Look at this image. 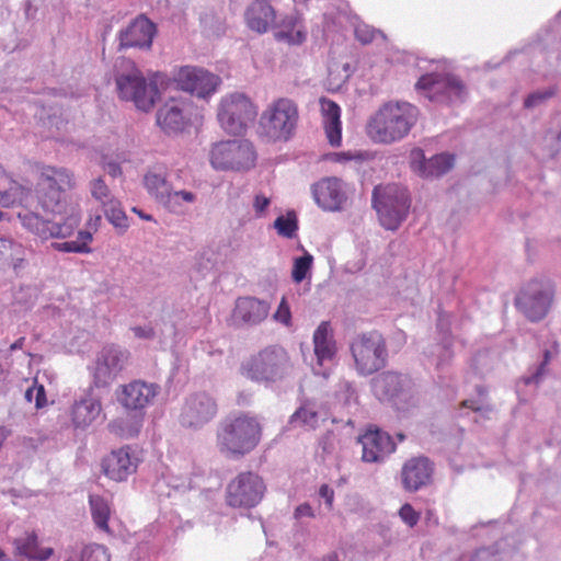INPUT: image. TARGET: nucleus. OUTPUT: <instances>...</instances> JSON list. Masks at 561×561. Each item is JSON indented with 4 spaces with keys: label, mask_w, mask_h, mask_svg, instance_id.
Wrapping results in <instances>:
<instances>
[{
    "label": "nucleus",
    "mask_w": 561,
    "mask_h": 561,
    "mask_svg": "<svg viewBox=\"0 0 561 561\" xmlns=\"http://www.w3.org/2000/svg\"><path fill=\"white\" fill-rule=\"evenodd\" d=\"M263 425L257 415L236 412L225 416L216 428V447L228 458H242L261 443Z\"/></svg>",
    "instance_id": "obj_1"
},
{
    "label": "nucleus",
    "mask_w": 561,
    "mask_h": 561,
    "mask_svg": "<svg viewBox=\"0 0 561 561\" xmlns=\"http://www.w3.org/2000/svg\"><path fill=\"white\" fill-rule=\"evenodd\" d=\"M417 108L408 102H387L370 116L367 136L376 144L390 145L402 140L416 124Z\"/></svg>",
    "instance_id": "obj_2"
},
{
    "label": "nucleus",
    "mask_w": 561,
    "mask_h": 561,
    "mask_svg": "<svg viewBox=\"0 0 561 561\" xmlns=\"http://www.w3.org/2000/svg\"><path fill=\"white\" fill-rule=\"evenodd\" d=\"M75 187L73 174L65 168L44 167L37 181L36 197L45 213L66 210L67 193Z\"/></svg>",
    "instance_id": "obj_3"
},
{
    "label": "nucleus",
    "mask_w": 561,
    "mask_h": 561,
    "mask_svg": "<svg viewBox=\"0 0 561 561\" xmlns=\"http://www.w3.org/2000/svg\"><path fill=\"white\" fill-rule=\"evenodd\" d=\"M298 105L288 98L274 100L261 114L260 130L268 141H287L297 128Z\"/></svg>",
    "instance_id": "obj_4"
},
{
    "label": "nucleus",
    "mask_w": 561,
    "mask_h": 561,
    "mask_svg": "<svg viewBox=\"0 0 561 561\" xmlns=\"http://www.w3.org/2000/svg\"><path fill=\"white\" fill-rule=\"evenodd\" d=\"M554 296L556 287L551 280L533 278L520 287L514 306L530 322H539L549 313Z\"/></svg>",
    "instance_id": "obj_5"
},
{
    "label": "nucleus",
    "mask_w": 561,
    "mask_h": 561,
    "mask_svg": "<svg viewBox=\"0 0 561 561\" xmlns=\"http://www.w3.org/2000/svg\"><path fill=\"white\" fill-rule=\"evenodd\" d=\"M373 206L381 225L386 229L394 230L409 213L408 191L396 184L378 185L373 191Z\"/></svg>",
    "instance_id": "obj_6"
},
{
    "label": "nucleus",
    "mask_w": 561,
    "mask_h": 561,
    "mask_svg": "<svg viewBox=\"0 0 561 561\" xmlns=\"http://www.w3.org/2000/svg\"><path fill=\"white\" fill-rule=\"evenodd\" d=\"M209 161L216 170L248 171L255 165L256 151L247 139L219 141L211 146Z\"/></svg>",
    "instance_id": "obj_7"
},
{
    "label": "nucleus",
    "mask_w": 561,
    "mask_h": 561,
    "mask_svg": "<svg viewBox=\"0 0 561 561\" xmlns=\"http://www.w3.org/2000/svg\"><path fill=\"white\" fill-rule=\"evenodd\" d=\"M115 81L119 99L133 102L142 112L151 111L160 99L157 76L148 81L135 67L127 73L118 75Z\"/></svg>",
    "instance_id": "obj_8"
},
{
    "label": "nucleus",
    "mask_w": 561,
    "mask_h": 561,
    "mask_svg": "<svg viewBox=\"0 0 561 561\" xmlns=\"http://www.w3.org/2000/svg\"><path fill=\"white\" fill-rule=\"evenodd\" d=\"M355 368L359 375H371L383 368L388 357L386 341L378 332L358 335L351 344Z\"/></svg>",
    "instance_id": "obj_9"
},
{
    "label": "nucleus",
    "mask_w": 561,
    "mask_h": 561,
    "mask_svg": "<svg viewBox=\"0 0 561 561\" xmlns=\"http://www.w3.org/2000/svg\"><path fill=\"white\" fill-rule=\"evenodd\" d=\"M289 367L287 352L278 346H268L249 358L243 365V374L256 381H275L283 378Z\"/></svg>",
    "instance_id": "obj_10"
},
{
    "label": "nucleus",
    "mask_w": 561,
    "mask_h": 561,
    "mask_svg": "<svg viewBox=\"0 0 561 561\" xmlns=\"http://www.w3.org/2000/svg\"><path fill=\"white\" fill-rule=\"evenodd\" d=\"M256 116V107L242 93H232L221 99L217 117L220 126L229 134H242L248 123Z\"/></svg>",
    "instance_id": "obj_11"
},
{
    "label": "nucleus",
    "mask_w": 561,
    "mask_h": 561,
    "mask_svg": "<svg viewBox=\"0 0 561 561\" xmlns=\"http://www.w3.org/2000/svg\"><path fill=\"white\" fill-rule=\"evenodd\" d=\"M263 480L253 472H241L232 479L226 489V502L234 508L256 506L264 494Z\"/></svg>",
    "instance_id": "obj_12"
},
{
    "label": "nucleus",
    "mask_w": 561,
    "mask_h": 561,
    "mask_svg": "<svg viewBox=\"0 0 561 561\" xmlns=\"http://www.w3.org/2000/svg\"><path fill=\"white\" fill-rule=\"evenodd\" d=\"M128 356V352L119 346H104L98 354L92 368L94 386L100 388L111 385L124 369Z\"/></svg>",
    "instance_id": "obj_13"
},
{
    "label": "nucleus",
    "mask_w": 561,
    "mask_h": 561,
    "mask_svg": "<svg viewBox=\"0 0 561 561\" xmlns=\"http://www.w3.org/2000/svg\"><path fill=\"white\" fill-rule=\"evenodd\" d=\"M173 79L181 90L206 98L217 90L221 80L217 75L194 66L180 67Z\"/></svg>",
    "instance_id": "obj_14"
},
{
    "label": "nucleus",
    "mask_w": 561,
    "mask_h": 561,
    "mask_svg": "<svg viewBox=\"0 0 561 561\" xmlns=\"http://www.w3.org/2000/svg\"><path fill=\"white\" fill-rule=\"evenodd\" d=\"M218 412V407L213 397L206 392L190 396L182 408L180 422L188 428H201L210 422Z\"/></svg>",
    "instance_id": "obj_15"
},
{
    "label": "nucleus",
    "mask_w": 561,
    "mask_h": 561,
    "mask_svg": "<svg viewBox=\"0 0 561 561\" xmlns=\"http://www.w3.org/2000/svg\"><path fill=\"white\" fill-rule=\"evenodd\" d=\"M362 445V459L365 462H379L396 449L391 436L378 428H368L359 436Z\"/></svg>",
    "instance_id": "obj_16"
},
{
    "label": "nucleus",
    "mask_w": 561,
    "mask_h": 561,
    "mask_svg": "<svg viewBox=\"0 0 561 561\" xmlns=\"http://www.w3.org/2000/svg\"><path fill=\"white\" fill-rule=\"evenodd\" d=\"M138 460L127 446L112 450L101 462L103 473L116 482L125 481L136 472Z\"/></svg>",
    "instance_id": "obj_17"
},
{
    "label": "nucleus",
    "mask_w": 561,
    "mask_h": 561,
    "mask_svg": "<svg viewBox=\"0 0 561 561\" xmlns=\"http://www.w3.org/2000/svg\"><path fill=\"white\" fill-rule=\"evenodd\" d=\"M156 33V25L145 15H138L119 32V47L150 48Z\"/></svg>",
    "instance_id": "obj_18"
},
{
    "label": "nucleus",
    "mask_w": 561,
    "mask_h": 561,
    "mask_svg": "<svg viewBox=\"0 0 561 561\" xmlns=\"http://www.w3.org/2000/svg\"><path fill=\"white\" fill-rule=\"evenodd\" d=\"M19 218L24 228L44 240L50 238L65 239L70 237L75 230V226L72 224H58L45 220L32 211H25L23 214L20 213Z\"/></svg>",
    "instance_id": "obj_19"
},
{
    "label": "nucleus",
    "mask_w": 561,
    "mask_h": 561,
    "mask_svg": "<svg viewBox=\"0 0 561 561\" xmlns=\"http://www.w3.org/2000/svg\"><path fill=\"white\" fill-rule=\"evenodd\" d=\"M454 165V156L439 153L426 160L422 149L411 152L410 168L423 179L437 178L445 174Z\"/></svg>",
    "instance_id": "obj_20"
},
{
    "label": "nucleus",
    "mask_w": 561,
    "mask_h": 561,
    "mask_svg": "<svg viewBox=\"0 0 561 561\" xmlns=\"http://www.w3.org/2000/svg\"><path fill=\"white\" fill-rule=\"evenodd\" d=\"M157 392L158 388L154 385L134 380L122 387L117 399L128 410H141L153 400Z\"/></svg>",
    "instance_id": "obj_21"
},
{
    "label": "nucleus",
    "mask_w": 561,
    "mask_h": 561,
    "mask_svg": "<svg viewBox=\"0 0 561 561\" xmlns=\"http://www.w3.org/2000/svg\"><path fill=\"white\" fill-rule=\"evenodd\" d=\"M271 306L267 301L252 296L240 297L236 301L233 318L248 325L263 322L270 314Z\"/></svg>",
    "instance_id": "obj_22"
},
{
    "label": "nucleus",
    "mask_w": 561,
    "mask_h": 561,
    "mask_svg": "<svg viewBox=\"0 0 561 561\" xmlns=\"http://www.w3.org/2000/svg\"><path fill=\"white\" fill-rule=\"evenodd\" d=\"M432 473L433 466L431 461L425 457H416L404 463L401 478L408 491H416L431 482Z\"/></svg>",
    "instance_id": "obj_23"
},
{
    "label": "nucleus",
    "mask_w": 561,
    "mask_h": 561,
    "mask_svg": "<svg viewBox=\"0 0 561 561\" xmlns=\"http://www.w3.org/2000/svg\"><path fill=\"white\" fill-rule=\"evenodd\" d=\"M276 12L274 8L264 0H255L244 12L247 26L257 33H266L275 24Z\"/></svg>",
    "instance_id": "obj_24"
},
{
    "label": "nucleus",
    "mask_w": 561,
    "mask_h": 561,
    "mask_svg": "<svg viewBox=\"0 0 561 561\" xmlns=\"http://www.w3.org/2000/svg\"><path fill=\"white\" fill-rule=\"evenodd\" d=\"M319 103L328 141L331 146L339 147L342 142L341 108L334 101L327 98H320Z\"/></svg>",
    "instance_id": "obj_25"
},
{
    "label": "nucleus",
    "mask_w": 561,
    "mask_h": 561,
    "mask_svg": "<svg viewBox=\"0 0 561 561\" xmlns=\"http://www.w3.org/2000/svg\"><path fill=\"white\" fill-rule=\"evenodd\" d=\"M14 556L32 561H46L54 550L39 546L38 536L35 530H26L23 535L13 540Z\"/></svg>",
    "instance_id": "obj_26"
},
{
    "label": "nucleus",
    "mask_w": 561,
    "mask_h": 561,
    "mask_svg": "<svg viewBox=\"0 0 561 561\" xmlns=\"http://www.w3.org/2000/svg\"><path fill=\"white\" fill-rule=\"evenodd\" d=\"M317 204L327 210H336L344 201L341 182L337 179H324L313 187Z\"/></svg>",
    "instance_id": "obj_27"
},
{
    "label": "nucleus",
    "mask_w": 561,
    "mask_h": 561,
    "mask_svg": "<svg viewBox=\"0 0 561 561\" xmlns=\"http://www.w3.org/2000/svg\"><path fill=\"white\" fill-rule=\"evenodd\" d=\"M99 399L87 397L76 401L70 409V420L75 428L85 430L101 415Z\"/></svg>",
    "instance_id": "obj_28"
},
{
    "label": "nucleus",
    "mask_w": 561,
    "mask_h": 561,
    "mask_svg": "<svg viewBox=\"0 0 561 561\" xmlns=\"http://www.w3.org/2000/svg\"><path fill=\"white\" fill-rule=\"evenodd\" d=\"M186 123L183 108L179 103H165L157 112V124L165 134L182 131Z\"/></svg>",
    "instance_id": "obj_29"
},
{
    "label": "nucleus",
    "mask_w": 561,
    "mask_h": 561,
    "mask_svg": "<svg viewBox=\"0 0 561 561\" xmlns=\"http://www.w3.org/2000/svg\"><path fill=\"white\" fill-rule=\"evenodd\" d=\"M274 37L288 45H301L307 39V31L299 16L287 15L280 21Z\"/></svg>",
    "instance_id": "obj_30"
},
{
    "label": "nucleus",
    "mask_w": 561,
    "mask_h": 561,
    "mask_svg": "<svg viewBox=\"0 0 561 561\" xmlns=\"http://www.w3.org/2000/svg\"><path fill=\"white\" fill-rule=\"evenodd\" d=\"M314 354L319 365L332 360L336 347L329 322H321L313 333Z\"/></svg>",
    "instance_id": "obj_31"
},
{
    "label": "nucleus",
    "mask_w": 561,
    "mask_h": 561,
    "mask_svg": "<svg viewBox=\"0 0 561 561\" xmlns=\"http://www.w3.org/2000/svg\"><path fill=\"white\" fill-rule=\"evenodd\" d=\"M415 87L417 90L423 91L428 99H434L437 94L450 89L453 80L446 75L432 72L422 76Z\"/></svg>",
    "instance_id": "obj_32"
},
{
    "label": "nucleus",
    "mask_w": 561,
    "mask_h": 561,
    "mask_svg": "<svg viewBox=\"0 0 561 561\" xmlns=\"http://www.w3.org/2000/svg\"><path fill=\"white\" fill-rule=\"evenodd\" d=\"M401 375L393 371H386L373 379V389L380 399H390L397 396L402 389Z\"/></svg>",
    "instance_id": "obj_33"
},
{
    "label": "nucleus",
    "mask_w": 561,
    "mask_h": 561,
    "mask_svg": "<svg viewBox=\"0 0 561 561\" xmlns=\"http://www.w3.org/2000/svg\"><path fill=\"white\" fill-rule=\"evenodd\" d=\"M89 504L91 516L96 528L106 534H112V530L108 526V519L112 513L110 503L100 495H90Z\"/></svg>",
    "instance_id": "obj_34"
},
{
    "label": "nucleus",
    "mask_w": 561,
    "mask_h": 561,
    "mask_svg": "<svg viewBox=\"0 0 561 561\" xmlns=\"http://www.w3.org/2000/svg\"><path fill=\"white\" fill-rule=\"evenodd\" d=\"M93 240L92 232L90 231H79L77 240L66 241V242H55L51 243V247L59 252L67 253H91L92 249L90 248V243Z\"/></svg>",
    "instance_id": "obj_35"
},
{
    "label": "nucleus",
    "mask_w": 561,
    "mask_h": 561,
    "mask_svg": "<svg viewBox=\"0 0 561 561\" xmlns=\"http://www.w3.org/2000/svg\"><path fill=\"white\" fill-rule=\"evenodd\" d=\"M23 261L22 244L13 240L0 238V263H8L18 268Z\"/></svg>",
    "instance_id": "obj_36"
},
{
    "label": "nucleus",
    "mask_w": 561,
    "mask_h": 561,
    "mask_svg": "<svg viewBox=\"0 0 561 561\" xmlns=\"http://www.w3.org/2000/svg\"><path fill=\"white\" fill-rule=\"evenodd\" d=\"M290 424L306 430H314L319 424V414L313 404L301 405L291 416Z\"/></svg>",
    "instance_id": "obj_37"
},
{
    "label": "nucleus",
    "mask_w": 561,
    "mask_h": 561,
    "mask_svg": "<svg viewBox=\"0 0 561 561\" xmlns=\"http://www.w3.org/2000/svg\"><path fill=\"white\" fill-rule=\"evenodd\" d=\"M144 182L148 192L165 204L167 195L171 192L165 175L156 172H148L145 175Z\"/></svg>",
    "instance_id": "obj_38"
},
{
    "label": "nucleus",
    "mask_w": 561,
    "mask_h": 561,
    "mask_svg": "<svg viewBox=\"0 0 561 561\" xmlns=\"http://www.w3.org/2000/svg\"><path fill=\"white\" fill-rule=\"evenodd\" d=\"M103 210L106 219L117 229L125 231L128 228V218L122 208L121 202L110 198L103 202Z\"/></svg>",
    "instance_id": "obj_39"
},
{
    "label": "nucleus",
    "mask_w": 561,
    "mask_h": 561,
    "mask_svg": "<svg viewBox=\"0 0 561 561\" xmlns=\"http://www.w3.org/2000/svg\"><path fill=\"white\" fill-rule=\"evenodd\" d=\"M312 262L313 257L308 252L295 259L291 271V277L295 283H301L307 277V274L311 270Z\"/></svg>",
    "instance_id": "obj_40"
},
{
    "label": "nucleus",
    "mask_w": 561,
    "mask_h": 561,
    "mask_svg": "<svg viewBox=\"0 0 561 561\" xmlns=\"http://www.w3.org/2000/svg\"><path fill=\"white\" fill-rule=\"evenodd\" d=\"M461 405L474 412H490L492 410L488 402V391L482 386H477V398L465 400Z\"/></svg>",
    "instance_id": "obj_41"
},
{
    "label": "nucleus",
    "mask_w": 561,
    "mask_h": 561,
    "mask_svg": "<svg viewBox=\"0 0 561 561\" xmlns=\"http://www.w3.org/2000/svg\"><path fill=\"white\" fill-rule=\"evenodd\" d=\"M557 93L556 88H548L546 90L535 91L525 99L524 107L525 108H535L552 98Z\"/></svg>",
    "instance_id": "obj_42"
},
{
    "label": "nucleus",
    "mask_w": 561,
    "mask_h": 561,
    "mask_svg": "<svg viewBox=\"0 0 561 561\" xmlns=\"http://www.w3.org/2000/svg\"><path fill=\"white\" fill-rule=\"evenodd\" d=\"M274 227L277 229L279 234L287 237V238H291L298 228L297 220H296L295 216L290 217V215H288L286 217H284V216L277 217L274 222Z\"/></svg>",
    "instance_id": "obj_43"
},
{
    "label": "nucleus",
    "mask_w": 561,
    "mask_h": 561,
    "mask_svg": "<svg viewBox=\"0 0 561 561\" xmlns=\"http://www.w3.org/2000/svg\"><path fill=\"white\" fill-rule=\"evenodd\" d=\"M23 191V187L18 184H13L8 191H0V205L3 207H10L16 204L18 202H21Z\"/></svg>",
    "instance_id": "obj_44"
},
{
    "label": "nucleus",
    "mask_w": 561,
    "mask_h": 561,
    "mask_svg": "<svg viewBox=\"0 0 561 561\" xmlns=\"http://www.w3.org/2000/svg\"><path fill=\"white\" fill-rule=\"evenodd\" d=\"M25 399L30 402L34 400L37 409L43 408L47 402L44 386L34 382V386L25 391Z\"/></svg>",
    "instance_id": "obj_45"
},
{
    "label": "nucleus",
    "mask_w": 561,
    "mask_h": 561,
    "mask_svg": "<svg viewBox=\"0 0 561 561\" xmlns=\"http://www.w3.org/2000/svg\"><path fill=\"white\" fill-rule=\"evenodd\" d=\"M273 319L286 327L291 324V311L286 297H282L276 311L273 314Z\"/></svg>",
    "instance_id": "obj_46"
},
{
    "label": "nucleus",
    "mask_w": 561,
    "mask_h": 561,
    "mask_svg": "<svg viewBox=\"0 0 561 561\" xmlns=\"http://www.w3.org/2000/svg\"><path fill=\"white\" fill-rule=\"evenodd\" d=\"M196 199V195L188 191H171L169 195H167V202L165 205L168 207H173L175 205H179L181 202L185 203H194Z\"/></svg>",
    "instance_id": "obj_47"
},
{
    "label": "nucleus",
    "mask_w": 561,
    "mask_h": 561,
    "mask_svg": "<svg viewBox=\"0 0 561 561\" xmlns=\"http://www.w3.org/2000/svg\"><path fill=\"white\" fill-rule=\"evenodd\" d=\"M399 516L404 524L412 528L419 523L421 514L411 504L405 503L400 507Z\"/></svg>",
    "instance_id": "obj_48"
},
{
    "label": "nucleus",
    "mask_w": 561,
    "mask_h": 561,
    "mask_svg": "<svg viewBox=\"0 0 561 561\" xmlns=\"http://www.w3.org/2000/svg\"><path fill=\"white\" fill-rule=\"evenodd\" d=\"M471 561H500L499 549L496 546L479 548L473 553Z\"/></svg>",
    "instance_id": "obj_49"
},
{
    "label": "nucleus",
    "mask_w": 561,
    "mask_h": 561,
    "mask_svg": "<svg viewBox=\"0 0 561 561\" xmlns=\"http://www.w3.org/2000/svg\"><path fill=\"white\" fill-rule=\"evenodd\" d=\"M91 194L92 196L100 201L103 205V202H107L110 198V190L105 182L102 179H96L91 184Z\"/></svg>",
    "instance_id": "obj_50"
},
{
    "label": "nucleus",
    "mask_w": 561,
    "mask_h": 561,
    "mask_svg": "<svg viewBox=\"0 0 561 561\" xmlns=\"http://www.w3.org/2000/svg\"><path fill=\"white\" fill-rule=\"evenodd\" d=\"M377 31L367 24H358L355 27V37L364 45L370 44L375 39Z\"/></svg>",
    "instance_id": "obj_51"
},
{
    "label": "nucleus",
    "mask_w": 561,
    "mask_h": 561,
    "mask_svg": "<svg viewBox=\"0 0 561 561\" xmlns=\"http://www.w3.org/2000/svg\"><path fill=\"white\" fill-rule=\"evenodd\" d=\"M546 141L549 146V156L554 158L561 151V129L558 131L549 130Z\"/></svg>",
    "instance_id": "obj_52"
},
{
    "label": "nucleus",
    "mask_w": 561,
    "mask_h": 561,
    "mask_svg": "<svg viewBox=\"0 0 561 561\" xmlns=\"http://www.w3.org/2000/svg\"><path fill=\"white\" fill-rule=\"evenodd\" d=\"M549 362H550V351L546 350L543 352V360L540 363L536 373H534L531 376L525 378V383L530 385L533 382H538L539 378L543 374L545 367L548 365Z\"/></svg>",
    "instance_id": "obj_53"
},
{
    "label": "nucleus",
    "mask_w": 561,
    "mask_h": 561,
    "mask_svg": "<svg viewBox=\"0 0 561 561\" xmlns=\"http://www.w3.org/2000/svg\"><path fill=\"white\" fill-rule=\"evenodd\" d=\"M270 198L263 194H257L254 197L253 208L255 213L261 216L270 205Z\"/></svg>",
    "instance_id": "obj_54"
},
{
    "label": "nucleus",
    "mask_w": 561,
    "mask_h": 561,
    "mask_svg": "<svg viewBox=\"0 0 561 561\" xmlns=\"http://www.w3.org/2000/svg\"><path fill=\"white\" fill-rule=\"evenodd\" d=\"M131 331L134 332L135 336L138 339H153L154 337V330L151 327H134L131 328Z\"/></svg>",
    "instance_id": "obj_55"
},
{
    "label": "nucleus",
    "mask_w": 561,
    "mask_h": 561,
    "mask_svg": "<svg viewBox=\"0 0 561 561\" xmlns=\"http://www.w3.org/2000/svg\"><path fill=\"white\" fill-rule=\"evenodd\" d=\"M319 494L321 497L325 500V504L329 508L333 505L334 500V491L328 484H322L319 490Z\"/></svg>",
    "instance_id": "obj_56"
},
{
    "label": "nucleus",
    "mask_w": 561,
    "mask_h": 561,
    "mask_svg": "<svg viewBox=\"0 0 561 561\" xmlns=\"http://www.w3.org/2000/svg\"><path fill=\"white\" fill-rule=\"evenodd\" d=\"M314 514H313V510L312 507L307 504V503H304L301 505H299L296 510H295V517L296 518H301V517H313Z\"/></svg>",
    "instance_id": "obj_57"
},
{
    "label": "nucleus",
    "mask_w": 561,
    "mask_h": 561,
    "mask_svg": "<svg viewBox=\"0 0 561 561\" xmlns=\"http://www.w3.org/2000/svg\"><path fill=\"white\" fill-rule=\"evenodd\" d=\"M102 221V217L100 215H95L94 217H90L87 225L90 229H93L94 231L98 230Z\"/></svg>",
    "instance_id": "obj_58"
},
{
    "label": "nucleus",
    "mask_w": 561,
    "mask_h": 561,
    "mask_svg": "<svg viewBox=\"0 0 561 561\" xmlns=\"http://www.w3.org/2000/svg\"><path fill=\"white\" fill-rule=\"evenodd\" d=\"M107 172L113 178L122 174V169L117 163H108L107 165Z\"/></svg>",
    "instance_id": "obj_59"
},
{
    "label": "nucleus",
    "mask_w": 561,
    "mask_h": 561,
    "mask_svg": "<svg viewBox=\"0 0 561 561\" xmlns=\"http://www.w3.org/2000/svg\"><path fill=\"white\" fill-rule=\"evenodd\" d=\"M24 342H25V337L22 336V337L18 339L14 343H12L10 345V350L11 351H16V350L23 348Z\"/></svg>",
    "instance_id": "obj_60"
},
{
    "label": "nucleus",
    "mask_w": 561,
    "mask_h": 561,
    "mask_svg": "<svg viewBox=\"0 0 561 561\" xmlns=\"http://www.w3.org/2000/svg\"><path fill=\"white\" fill-rule=\"evenodd\" d=\"M133 210L137 213L136 208H134ZM138 215H139L142 219H145V220H152V216H151V215H145V214H142L141 211H138Z\"/></svg>",
    "instance_id": "obj_61"
},
{
    "label": "nucleus",
    "mask_w": 561,
    "mask_h": 561,
    "mask_svg": "<svg viewBox=\"0 0 561 561\" xmlns=\"http://www.w3.org/2000/svg\"><path fill=\"white\" fill-rule=\"evenodd\" d=\"M0 561H7V554L4 551L0 548Z\"/></svg>",
    "instance_id": "obj_62"
},
{
    "label": "nucleus",
    "mask_w": 561,
    "mask_h": 561,
    "mask_svg": "<svg viewBox=\"0 0 561 561\" xmlns=\"http://www.w3.org/2000/svg\"><path fill=\"white\" fill-rule=\"evenodd\" d=\"M5 219H9V217L7 216L5 213L0 210V221L5 220Z\"/></svg>",
    "instance_id": "obj_63"
},
{
    "label": "nucleus",
    "mask_w": 561,
    "mask_h": 561,
    "mask_svg": "<svg viewBox=\"0 0 561 561\" xmlns=\"http://www.w3.org/2000/svg\"><path fill=\"white\" fill-rule=\"evenodd\" d=\"M329 561H337V556L335 553L329 556Z\"/></svg>",
    "instance_id": "obj_64"
}]
</instances>
